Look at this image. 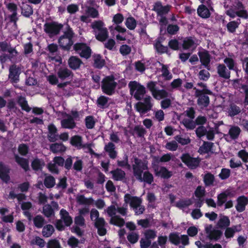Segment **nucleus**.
Instances as JSON below:
<instances>
[{"instance_id": "6e6d98bb", "label": "nucleus", "mask_w": 248, "mask_h": 248, "mask_svg": "<svg viewBox=\"0 0 248 248\" xmlns=\"http://www.w3.org/2000/svg\"><path fill=\"white\" fill-rule=\"evenodd\" d=\"M169 239L170 242L176 246H178L180 243V237L176 232H171L169 234Z\"/></svg>"}, {"instance_id": "e433bc0d", "label": "nucleus", "mask_w": 248, "mask_h": 248, "mask_svg": "<svg viewBox=\"0 0 248 248\" xmlns=\"http://www.w3.org/2000/svg\"><path fill=\"white\" fill-rule=\"evenodd\" d=\"M109 223L113 225L122 227L124 226L125 221L124 220L119 216L115 215L111 217Z\"/></svg>"}, {"instance_id": "72a5a7b5", "label": "nucleus", "mask_w": 248, "mask_h": 248, "mask_svg": "<svg viewBox=\"0 0 248 248\" xmlns=\"http://www.w3.org/2000/svg\"><path fill=\"white\" fill-rule=\"evenodd\" d=\"M112 178L115 181H122L125 177V172L122 169L117 168L110 171Z\"/></svg>"}, {"instance_id": "c756f323", "label": "nucleus", "mask_w": 248, "mask_h": 248, "mask_svg": "<svg viewBox=\"0 0 248 248\" xmlns=\"http://www.w3.org/2000/svg\"><path fill=\"white\" fill-rule=\"evenodd\" d=\"M105 64V60L102 58L100 54H95L93 55V66L94 68L101 69Z\"/></svg>"}, {"instance_id": "58836bf2", "label": "nucleus", "mask_w": 248, "mask_h": 248, "mask_svg": "<svg viewBox=\"0 0 248 248\" xmlns=\"http://www.w3.org/2000/svg\"><path fill=\"white\" fill-rule=\"evenodd\" d=\"M33 222L34 226L38 229L43 227L44 225L46 223L45 218L40 215H36L33 218Z\"/></svg>"}, {"instance_id": "4468645a", "label": "nucleus", "mask_w": 248, "mask_h": 248, "mask_svg": "<svg viewBox=\"0 0 248 248\" xmlns=\"http://www.w3.org/2000/svg\"><path fill=\"white\" fill-rule=\"evenodd\" d=\"M170 5L163 6L161 2L158 1L154 3L152 10L156 13L158 16H161L167 15L170 11Z\"/></svg>"}, {"instance_id": "20e7f679", "label": "nucleus", "mask_w": 248, "mask_h": 248, "mask_svg": "<svg viewBox=\"0 0 248 248\" xmlns=\"http://www.w3.org/2000/svg\"><path fill=\"white\" fill-rule=\"evenodd\" d=\"M61 219H57L55 224L56 229L59 231H63L65 227H70L73 223V218L69 212L62 208L60 211Z\"/></svg>"}, {"instance_id": "9b49d317", "label": "nucleus", "mask_w": 248, "mask_h": 248, "mask_svg": "<svg viewBox=\"0 0 248 248\" xmlns=\"http://www.w3.org/2000/svg\"><path fill=\"white\" fill-rule=\"evenodd\" d=\"M180 158L182 161L191 170L196 169L199 166L201 161L199 157H193L188 153L183 154Z\"/></svg>"}, {"instance_id": "c03bdc74", "label": "nucleus", "mask_w": 248, "mask_h": 248, "mask_svg": "<svg viewBox=\"0 0 248 248\" xmlns=\"http://www.w3.org/2000/svg\"><path fill=\"white\" fill-rule=\"evenodd\" d=\"M44 184L47 188L54 187L55 185V178L51 175L46 176L44 180Z\"/></svg>"}, {"instance_id": "5fc2aeb1", "label": "nucleus", "mask_w": 248, "mask_h": 248, "mask_svg": "<svg viewBox=\"0 0 248 248\" xmlns=\"http://www.w3.org/2000/svg\"><path fill=\"white\" fill-rule=\"evenodd\" d=\"M162 76L165 78L166 80H169L172 78V75L168 69L167 65L162 64L161 68Z\"/></svg>"}, {"instance_id": "e2e57ef3", "label": "nucleus", "mask_w": 248, "mask_h": 248, "mask_svg": "<svg viewBox=\"0 0 248 248\" xmlns=\"http://www.w3.org/2000/svg\"><path fill=\"white\" fill-rule=\"evenodd\" d=\"M86 12L89 16L93 18H97L99 16L98 11L93 7H88Z\"/></svg>"}, {"instance_id": "338daca9", "label": "nucleus", "mask_w": 248, "mask_h": 248, "mask_svg": "<svg viewBox=\"0 0 248 248\" xmlns=\"http://www.w3.org/2000/svg\"><path fill=\"white\" fill-rule=\"evenodd\" d=\"M239 23L235 21L229 22L227 25V30L229 32L234 33L238 27Z\"/></svg>"}, {"instance_id": "f704fd0d", "label": "nucleus", "mask_w": 248, "mask_h": 248, "mask_svg": "<svg viewBox=\"0 0 248 248\" xmlns=\"http://www.w3.org/2000/svg\"><path fill=\"white\" fill-rule=\"evenodd\" d=\"M214 146V143L204 141L202 145L200 147L198 152L200 154H207L211 151Z\"/></svg>"}, {"instance_id": "c85d7f7f", "label": "nucleus", "mask_w": 248, "mask_h": 248, "mask_svg": "<svg viewBox=\"0 0 248 248\" xmlns=\"http://www.w3.org/2000/svg\"><path fill=\"white\" fill-rule=\"evenodd\" d=\"M57 75L61 80H64L69 77L72 76L73 73L66 67H60L57 72Z\"/></svg>"}, {"instance_id": "3c124183", "label": "nucleus", "mask_w": 248, "mask_h": 248, "mask_svg": "<svg viewBox=\"0 0 248 248\" xmlns=\"http://www.w3.org/2000/svg\"><path fill=\"white\" fill-rule=\"evenodd\" d=\"M42 213L46 217H50L55 214L54 211L50 204H46L43 207Z\"/></svg>"}, {"instance_id": "7ed1b4c3", "label": "nucleus", "mask_w": 248, "mask_h": 248, "mask_svg": "<svg viewBox=\"0 0 248 248\" xmlns=\"http://www.w3.org/2000/svg\"><path fill=\"white\" fill-rule=\"evenodd\" d=\"M104 26V22L100 20H95L91 25L95 38L101 42L105 41L108 37V29Z\"/></svg>"}, {"instance_id": "a19ab883", "label": "nucleus", "mask_w": 248, "mask_h": 248, "mask_svg": "<svg viewBox=\"0 0 248 248\" xmlns=\"http://www.w3.org/2000/svg\"><path fill=\"white\" fill-rule=\"evenodd\" d=\"M50 150L53 153L62 152L65 150V147L62 143H55L50 145Z\"/></svg>"}, {"instance_id": "37998d69", "label": "nucleus", "mask_w": 248, "mask_h": 248, "mask_svg": "<svg viewBox=\"0 0 248 248\" xmlns=\"http://www.w3.org/2000/svg\"><path fill=\"white\" fill-rule=\"evenodd\" d=\"M169 93L164 89L157 90L153 96L156 100L165 99L169 97Z\"/></svg>"}, {"instance_id": "2f4dec72", "label": "nucleus", "mask_w": 248, "mask_h": 248, "mask_svg": "<svg viewBox=\"0 0 248 248\" xmlns=\"http://www.w3.org/2000/svg\"><path fill=\"white\" fill-rule=\"evenodd\" d=\"M196 41L197 40L194 37L189 36L185 38L182 43L183 48L184 50L189 49L196 44Z\"/></svg>"}, {"instance_id": "6ab92c4d", "label": "nucleus", "mask_w": 248, "mask_h": 248, "mask_svg": "<svg viewBox=\"0 0 248 248\" xmlns=\"http://www.w3.org/2000/svg\"><path fill=\"white\" fill-rule=\"evenodd\" d=\"M10 169L9 166L0 161V179L4 182L7 183L10 179Z\"/></svg>"}, {"instance_id": "79ce46f5", "label": "nucleus", "mask_w": 248, "mask_h": 248, "mask_svg": "<svg viewBox=\"0 0 248 248\" xmlns=\"http://www.w3.org/2000/svg\"><path fill=\"white\" fill-rule=\"evenodd\" d=\"M33 12L32 7L30 5L25 4L21 7V14L26 17H30Z\"/></svg>"}, {"instance_id": "473e14b6", "label": "nucleus", "mask_w": 248, "mask_h": 248, "mask_svg": "<svg viewBox=\"0 0 248 248\" xmlns=\"http://www.w3.org/2000/svg\"><path fill=\"white\" fill-rule=\"evenodd\" d=\"M17 103L21 107L23 110L29 112L31 110V108L28 105V101L25 97L19 96L17 98Z\"/></svg>"}, {"instance_id": "4be33fe9", "label": "nucleus", "mask_w": 248, "mask_h": 248, "mask_svg": "<svg viewBox=\"0 0 248 248\" xmlns=\"http://www.w3.org/2000/svg\"><path fill=\"white\" fill-rule=\"evenodd\" d=\"M241 132V130L239 126L233 125L229 129L228 134L225 135L224 136L227 141V137L229 136L231 140H236L238 138Z\"/></svg>"}, {"instance_id": "680f3d73", "label": "nucleus", "mask_w": 248, "mask_h": 248, "mask_svg": "<svg viewBox=\"0 0 248 248\" xmlns=\"http://www.w3.org/2000/svg\"><path fill=\"white\" fill-rule=\"evenodd\" d=\"M214 180V175L209 172L205 174L203 178L204 183L206 186H210L212 185Z\"/></svg>"}, {"instance_id": "ddd939ff", "label": "nucleus", "mask_w": 248, "mask_h": 248, "mask_svg": "<svg viewBox=\"0 0 248 248\" xmlns=\"http://www.w3.org/2000/svg\"><path fill=\"white\" fill-rule=\"evenodd\" d=\"M20 71V67L16 64H12L10 66L8 78L11 83H17L19 81Z\"/></svg>"}, {"instance_id": "412c9836", "label": "nucleus", "mask_w": 248, "mask_h": 248, "mask_svg": "<svg viewBox=\"0 0 248 248\" xmlns=\"http://www.w3.org/2000/svg\"><path fill=\"white\" fill-rule=\"evenodd\" d=\"M14 158L16 162L25 171L30 170L29 161L26 158L19 156L18 155L15 154Z\"/></svg>"}, {"instance_id": "9d476101", "label": "nucleus", "mask_w": 248, "mask_h": 248, "mask_svg": "<svg viewBox=\"0 0 248 248\" xmlns=\"http://www.w3.org/2000/svg\"><path fill=\"white\" fill-rule=\"evenodd\" d=\"M73 49L81 58L88 59L91 56L92 49L86 43H76L74 45Z\"/></svg>"}, {"instance_id": "864d4df0", "label": "nucleus", "mask_w": 248, "mask_h": 248, "mask_svg": "<svg viewBox=\"0 0 248 248\" xmlns=\"http://www.w3.org/2000/svg\"><path fill=\"white\" fill-rule=\"evenodd\" d=\"M125 24L128 29L133 30L136 27L137 21L133 17L129 16L126 18Z\"/></svg>"}, {"instance_id": "bf43d9fd", "label": "nucleus", "mask_w": 248, "mask_h": 248, "mask_svg": "<svg viewBox=\"0 0 248 248\" xmlns=\"http://www.w3.org/2000/svg\"><path fill=\"white\" fill-rule=\"evenodd\" d=\"M117 165L122 168H126L128 170L131 169V165L128 163V157L127 155H125L123 160H117Z\"/></svg>"}, {"instance_id": "603ef678", "label": "nucleus", "mask_w": 248, "mask_h": 248, "mask_svg": "<svg viewBox=\"0 0 248 248\" xmlns=\"http://www.w3.org/2000/svg\"><path fill=\"white\" fill-rule=\"evenodd\" d=\"M85 123L87 129H92L94 127L95 121L93 116L89 115L85 117Z\"/></svg>"}, {"instance_id": "09e8293b", "label": "nucleus", "mask_w": 248, "mask_h": 248, "mask_svg": "<svg viewBox=\"0 0 248 248\" xmlns=\"http://www.w3.org/2000/svg\"><path fill=\"white\" fill-rule=\"evenodd\" d=\"M54 232V228L51 224H47L43 226L42 234L45 237H50Z\"/></svg>"}, {"instance_id": "39448f33", "label": "nucleus", "mask_w": 248, "mask_h": 248, "mask_svg": "<svg viewBox=\"0 0 248 248\" xmlns=\"http://www.w3.org/2000/svg\"><path fill=\"white\" fill-rule=\"evenodd\" d=\"M130 94L137 101H140L146 93L145 87L137 81H131L128 83Z\"/></svg>"}, {"instance_id": "423d86ee", "label": "nucleus", "mask_w": 248, "mask_h": 248, "mask_svg": "<svg viewBox=\"0 0 248 248\" xmlns=\"http://www.w3.org/2000/svg\"><path fill=\"white\" fill-rule=\"evenodd\" d=\"M195 90V95L197 99V104L202 108H206L210 104V98L208 95H213V92L210 90H201L194 88Z\"/></svg>"}, {"instance_id": "f257e3e1", "label": "nucleus", "mask_w": 248, "mask_h": 248, "mask_svg": "<svg viewBox=\"0 0 248 248\" xmlns=\"http://www.w3.org/2000/svg\"><path fill=\"white\" fill-rule=\"evenodd\" d=\"M132 169L134 176L140 182H143L150 185L154 182L153 175L149 171L143 172V170L148 169L147 164L137 157L134 158V164L132 165Z\"/></svg>"}, {"instance_id": "4d7b16f0", "label": "nucleus", "mask_w": 248, "mask_h": 248, "mask_svg": "<svg viewBox=\"0 0 248 248\" xmlns=\"http://www.w3.org/2000/svg\"><path fill=\"white\" fill-rule=\"evenodd\" d=\"M75 36V33L69 25L66 27V30L63 32V34L61 36L62 38H66L69 39L73 40Z\"/></svg>"}, {"instance_id": "b1692460", "label": "nucleus", "mask_w": 248, "mask_h": 248, "mask_svg": "<svg viewBox=\"0 0 248 248\" xmlns=\"http://www.w3.org/2000/svg\"><path fill=\"white\" fill-rule=\"evenodd\" d=\"M115 148V144L112 142H108L104 147V151L112 159H115L117 156L118 153Z\"/></svg>"}, {"instance_id": "f03ea898", "label": "nucleus", "mask_w": 248, "mask_h": 248, "mask_svg": "<svg viewBox=\"0 0 248 248\" xmlns=\"http://www.w3.org/2000/svg\"><path fill=\"white\" fill-rule=\"evenodd\" d=\"M225 14L232 18L238 16L244 19L248 18V12L242 2L240 0L234 1L232 6L226 11Z\"/></svg>"}, {"instance_id": "0eeeda50", "label": "nucleus", "mask_w": 248, "mask_h": 248, "mask_svg": "<svg viewBox=\"0 0 248 248\" xmlns=\"http://www.w3.org/2000/svg\"><path fill=\"white\" fill-rule=\"evenodd\" d=\"M117 83L113 76L104 78L102 81L101 89L103 93L108 95H113L115 92Z\"/></svg>"}, {"instance_id": "774afa93", "label": "nucleus", "mask_w": 248, "mask_h": 248, "mask_svg": "<svg viewBox=\"0 0 248 248\" xmlns=\"http://www.w3.org/2000/svg\"><path fill=\"white\" fill-rule=\"evenodd\" d=\"M47 248H62L59 241L56 239H50L47 244Z\"/></svg>"}, {"instance_id": "1a4fd4ad", "label": "nucleus", "mask_w": 248, "mask_h": 248, "mask_svg": "<svg viewBox=\"0 0 248 248\" xmlns=\"http://www.w3.org/2000/svg\"><path fill=\"white\" fill-rule=\"evenodd\" d=\"M152 98L147 95L144 99L143 102L139 101L135 105L136 110L140 114H144L151 110L153 104L151 102Z\"/></svg>"}, {"instance_id": "f8f14e48", "label": "nucleus", "mask_w": 248, "mask_h": 248, "mask_svg": "<svg viewBox=\"0 0 248 248\" xmlns=\"http://www.w3.org/2000/svg\"><path fill=\"white\" fill-rule=\"evenodd\" d=\"M205 232L210 240L215 241H217L220 239L223 234L221 230L214 229L212 224L205 225Z\"/></svg>"}, {"instance_id": "69168bd1", "label": "nucleus", "mask_w": 248, "mask_h": 248, "mask_svg": "<svg viewBox=\"0 0 248 248\" xmlns=\"http://www.w3.org/2000/svg\"><path fill=\"white\" fill-rule=\"evenodd\" d=\"M195 133L198 138H202L207 133V129L203 125L199 126L195 130Z\"/></svg>"}, {"instance_id": "f3484780", "label": "nucleus", "mask_w": 248, "mask_h": 248, "mask_svg": "<svg viewBox=\"0 0 248 248\" xmlns=\"http://www.w3.org/2000/svg\"><path fill=\"white\" fill-rule=\"evenodd\" d=\"M153 169L156 176H160L164 179H169L172 175V172L165 167H161L160 170H158V166L153 164Z\"/></svg>"}, {"instance_id": "6e6552de", "label": "nucleus", "mask_w": 248, "mask_h": 248, "mask_svg": "<svg viewBox=\"0 0 248 248\" xmlns=\"http://www.w3.org/2000/svg\"><path fill=\"white\" fill-rule=\"evenodd\" d=\"M63 26L62 24L55 21L46 22L44 25V30L49 37H52L59 34Z\"/></svg>"}, {"instance_id": "a18cd8bd", "label": "nucleus", "mask_w": 248, "mask_h": 248, "mask_svg": "<svg viewBox=\"0 0 248 248\" xmlns=\"http://www.w3.org/2000/svg\"><path fill=\"white\" fill-rule=\"evenodd\" d=\"M241 112V109L239 107L232 103L230 104L229 109V115L231 117H234L238 115Z\"/></svg>"}, {"instance_id": "052dcab7", "label": "nucleus", "mask_w": 248, "mask_h": 248, "mask_svg": "<svg viewBox=\"0 0 248 248\" xmlns=\"http://www.w3.org/2000/svg\"><path fill=\"white\" fill-rule=\"evenodd\" d=\"M18 151L20 155L26 156L29 152V147L26 144H20L18 147Z\"/></svg>"}, {"instance_id": "393cba45", "label": "nucleus", "mask_w": 248, "mask_h": 248, "mask_svg": "<svg viewBox=\"0 0 248 248\" xmlns=\"http://www.w3.org/2000/svg\"><path fill=\"white\" fill-rule=\"evenodd\" d=\"M67 118L62 119L61 122V126L63 128L72 129L76 126V123L71 115L67 114Z\"/></svg>"}, {"instance_id": "ea45409f", "label": "nucleus", "mask_w": 248, "mask_h": 248, "mask_svg": "<svg viewBox=\"0 0 248 248\" xmlns=\"http://www.w3.org/2000/svg\"><path fill=\"white\" fill-rule=\"evenodd\" d=\"M44 166V162L38 158H34L31 163V167L35 171L41 170Z\"/></svg>"}, {"instance_id": "7c9ffc66", "label": "nucleus", "mask_w": 248, "mask_h": 248, "mask_svg": "<svg viewBox=\"0 0 248 248\" xmlns=\"http://www.w3.org/2000/svg\"><path fill=\"white\" fill-rule=\"evenodd\" d=\"M197 14L200 17L202 18H208L211 16L209 10L204 4H201L198 6Z\"/></svg>"}, {"instance_id": "dca6fc26", "label": "nucleus", "mask_w": 248, "mask_h": 248, "mask_svg": "<svg viewBox=\"0 0 248 248\" xmlns=\"http://www.w3.org/2000/svg\"><path fill=\"white\" fill-rule=\"evenodd\" d=\"M124 200L125 203H129L130 206L134 209L138 208L141 203L140 198L137 196H132L128 193L125 194Z\"/></svg>"}, {"instance_id": "49530a36", "label": "nucleus", "mask_w": 248, "mask_h": 248, "mask_svg": "<svg viewBox=\"0 0 248 248\" xmlns=\"http://www.w3.org/2000/svg\"><path fill=\"white\" fill-rule=\"evenodd\" d=\"M154 47L158 53H168V46H163L160 41H156L154 45Z\"/></svg>"}, {"instance_id": "bb28decb", "label": "nucleus", "mask_w": 248, "mask_h": 248, "mask_svg": "<svg viewBox=\"0 0 248 248\" xmlns=\"http://www.w3.org/2000/svg\"><path fill=\"white\" fill-rule=\"evenodd\" d=\"M82 63V61L77 56H72L68 60L69 67L74 70L79 69Z\"/></svg>"}, {"instance_id": "13d9d810", "label": "nucleus", "mask_w": 248, "mask_h": 248, "mask_svg": "<svg viewBox=\"0 0 248 248\" xmlns=\"http://www.w3.org/2000/svg\"><path fill=\"white\" fill-rule=\"evenodd\" d=\"M193 119H184L182 123L187 129L193 130L196 126Z\"/></svg>"}, {"instance_id": "de8ad7c7", "label": "nucleus", "mask_w": 248, "mask_h": 248, "mask_svg": "<svg viewBox=\"0 0 248 248\" xmlns=\"http://www.w3.org/2000/svg\"><path fill=\"white\" fill-rule=\"evenodd\" d=\"M193 201L191 199L180 200L176 203V206L180 209H183L191 205Z\"/></svg>"}, {"instance_id": "a878e982", "label": "nucleus", "mask_w": 248, "mask_h": 248, "mask_svg": "<svg viewBox=\"0 0 248 248\" xmlns=\"http://www.w3.org/2000/svg\"><path fill=\"white\" fill-rule=\"evenodd\" d=\"M217 73L219 77L229 79L231 77V72L223 64H218L217 67Z\"/></svg>"}, {"instance_id": "0e129e2a", "label": "nucleus", "mask_w": 248, "mask_h": 248, "mask_svg": "<svg viewBox=\"0 0 248 248\" xmlns=\"http://www.w3.org/2000/svg\"><path fill=\"white\" fill-rule=\"evenodd\" d=\"M180 27L176 24H169L167 26V31L170 35L176 34L179 31Z\"/></svg>"}, {"instance_id": "4c0bfd02", "label": "nucleus", "mask_w": 248, "mask_h": 248, "mask_svg": "<svg viewBox=\"0 0 248 248\" xmlns=\"http://www.w3.org/2000/svg\"><path fill=\"white\" fill-rule=\"evenodd\" d=\"M77 202L81 205H91L93 202V199L92 198H87L84 195H80L77 197Z\"/></svg>"}, {"instance_id": "a211bd4d", "label": "nucleus", "mask_w": 248, "mask_h": 248, "mask_svg": "<svg viewBox=\"0 0 248 248\" xmlns=\"http://www.w3.org/2000/svg\"><path fill=\"white\" fill-rule=\"evenodd\" d=\"M58 44L60 47L63 51H69L72 46H74V40L60 36L58 39Z\"/></svg>"}, {"instance_id": "c9c22d12", "label": "nucleus", "mask_w": 248, "mask_h": 248, "mask_svg": "<svg viewBox=\"0 0 248 248\" xmlns=\"http://www.w3.org/2000/svg\"><path fill=\"white\" fill-rule=\"evenodd\" d=\"M217 225L218 228L225 229L230 225V220L228 217L222 216L218 220Z\"/></svg>"}, {"instance_id": "5701e85b", "label": "nucleus", "mask_w": 248, "mask_h": 248, "mask_svg": "<svg viewBox=\"0 0 248 248\" xmlns=\"http://www.w3.org/2000/svg\"><path fill=\"white\" fill-rule=\"evenodd\" d=\"M48 134L47 138L48 140L51 142H54L58 140V130L53 124H49L48 125Z\"/></svg>"}, {"instance_id": "cd10ccee", "label": "nucleus", "mask_w": 248, "mask_h": 248, "mask_svg": "<svg viewBox=\"0 0 248 248\" xmlns=\"http://www.w3.org/2000/svg\"><path fill=\"white\" fill-rule=\"evenodd\" d=\"M83 138L78 135H76L71 137L70 143L71 145L75 147L78 150L82 149Z\"/></svg>"}, {"instance_id": "2eb2a0df", "label": "nucleus", "mask_w": 248, "mask_h": 248, "mask_svg": "<svg viewBox=\"0 0 248 248\" xmlns=\"http://www.w3.org/2000/svg\"><path fill=\"white\" fill-rule=\"evenodd\" d=\"M198 54L199 56L200 62L202 65L204 66L207 70H210V62L211 56L209 51L203 49L202 51H199Z\"/></svg>"}, {"instance_id": "8fccbe9b", "label": "nucleus", "mask_w": 248, "mask_h": 248, "mask_svg": "<svg viewBox=\"0 0 248 248\" xmlns=\"http://www.w3.org/2000/svg\"><path fill=\"white\" fill-rule=\"evenodd\" d=\"M108 100V97L104 95H101L97 99V105L99 107L102 108H107L108 107L107 105Z\"/></svg>"}, {"instance_id": "aec40b11", "label": "nucleus", "mask_w": 248, "mask_h": 248, "mask_svg": "<svg viewBox=\"0 0 248 248\" xmlns=\"http://www.w3.org/2000/svg\"><path fill=\"white\" fill-rule=\"evenodd\" d=\"M237 204L235 205L236 211L239 213L244 211L246 209V206L248 204V198L244 196H240L236 199Z\"/></svg>"}]
</instances>
